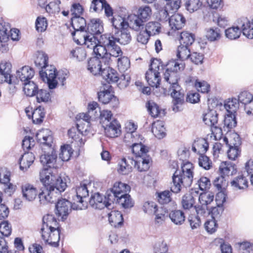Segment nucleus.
<instances>
[{
	"mask_svg": "<svg viewBox=\"0 0 253 253\" xmlns=\"http://www.w3.org/2000/svg\"><path fill=\"white\" fill-rule=\"evenodd\" d=\"M10 172L9 171L4 172L2 169L0 170V183L3 184L5 186L4 192L11 195L15 190V186L9 182Z\"/></svg>",
	"mask_w": 253,
	"mask_h": 253,
	"instance_id": "nucleus-24",
	"label": "nucleus"
},
{
	"mask_svg": "<svg viewBox=\"0 0 253 253\" xmlns=\"http://www.w3.org/2000/svg\"><path fill=\"white\" fill-rule=\"evenodd\" d=\"M128 28L122 29L120 31L116 33V36H113L114 43L118 42L121 44L126 45L128 44L131 41V36Z\"/></svg>",
	"mask_w": 253,
	"mask_h": 253,
	"instance_id": "nucleus-20",
	"label": "nucleus"
},
{
	"mask_svg": "<svg viewBox=\"0 0 253 253\" xmlns=\"http://www.w3.org/2000/svg\"><path fill=\"white\" fill-rule=\"evenodd\" d=\"M48 56L43 52H39L38 54L35 64L41 67L40 75L42 81L47 83L50 89L56 87L57 84L64 85V82L67 75L63 72L56 73V69L52 65H48Z\"/></svg>",
	"mask_w": 253,
	"mask_h": 253,
	"instance_id": "nucleus-2",
	"label": "nucleus"
},
{
	"mask_svg": "<svg viewBox=\"0 0 253 253\" xmlns=\"http://www.w3.org/2000/svg\"><path fill=\"white\" fill-rule=\"evenodd\" d=\"M22 196L27 201L34 200L37 195V189L32 184L25 183L21 186Z\"/></svg>",
	"mask_w": 253,
	"mask_h": 253,
	"instance_id": "nucleus-21",
	"label": "nucleus"
},
{
	"mask_svg": "<svg viewBox=\"0 0 253 253\" xmlns=\"http://www.w3.org/2000/svg\"><path fill=\"white\" fill-rule=\"evenodd\" d=\"M98 98L100 102L105 104L112 101L118 102L117 98L111 93V91L106 93L98 92Z\"/></svg>",
	"mask_w": 253,
	"mask_h": 253,
	"instance_id": "nucleus-58",
	"label": "nucleus"
},
{
	"mask_svg": "<svg viewBox=\"0 0 253 253\" xmlns=\"http://www.w3.org/2000/svg\"><path fill=\"white\" fill-rule=\"evenodd\" d=\"M203 121L206 125L210 126L212 132L216 131L221 132V129L217 126L218 124V114L216 111H211L206 114L203 117Z\"/></svg>",
	"mask_w": 253,
	"mask_h": 253,
	"instance_id": "nucleus-13",
	"label": "nucleus"
},
{
	"mask_svg": "<svg viewBox=\"0 0 253 253\" xmlns=\"http://www.w3.org/2000/svg\"><path fill=\"white\" fill-rule=\"evenodd\" d=\"M134 160L130 157L123 158L118 163V171L120 174L126 175L132 171Z\"/></svg>",
	"mask_w": 253,
	"mask_h": 253,
	"instance_id": "nucleus-15",
	"label": "nucleus"
},
{
	"mask_svg": "<svg viewBox=\"0 0 253 253\" xmlns=\"http://www.w3.org/2000/svg\"><path fill=\"white\" fill-rule=\"evenodd\" d=\"M103 31L102 22L99 19H92L86 27V32L90 34L98 35L101 34Z\"/></svg>",
	"mask_w": 253,
	"mask_h": 253,
	"instance_id": "nucleus-27",
	"label": "nucleus"
},
{
	"mask_svg": "<svg viewBox=\"0 0 253 253\" xmlns=\"http://www.w3.org/2000/svg\"><path fill=\"white\" fill-rule=\"evenodd\" d=\"M128 20L129 21V27L134 31L138 32L144 29V23L145 22L137 15L135 14L130 15L128 17Z\"/></svg>",
	"mask_w": 253,
	"mask_h": 253,
	"instance_id": "nucleus-31",
	"label": "nucleus"
},
{
	"mask_svg": "<svg viewBox=\"0 0 253 253\" xmlns=\"http://www.w3.org/2000/svg\"><path fill=\"white\" fill-rule=\"evenodd\" d=\"M84 44L90 49H93L100 43V38L97 36L93 34L84 35Z\"/></svg>",
	"mask_w": 253,
	"mask_h": 253,
	"instance_id": "nucleus-43",
	"label": "nucleus"
},
{
	"mask_svg": "<svg viewBox=\"0 0 253 253\" xmlns=\"http://www.w3.org/2000/svg\"><path fill=\"white\" fill-rule=\"evenodd\" d=\"M57 155L55 152L51 149V152L42 155L40 157V161L43 166L50 168H56Z\"/></svg>",
	"mask_w": 253,
	"mask_h": 253,
	"instance_id": "nucleus-19",
	"label": "nucleus"
},
{
	"mask_svg": "<svg viewBox=\"0 0 253 253\" xmlns=\"http://www.w3.org/2000/svg\"><path fill=\"white\" fill-rule=\"evenodd\" d=\"M152 15V10L150 6L147 5L142 6L138 10L137 16L145 22L149 19Z\"/></svg>",
	"mask_w": 253,
	"mask_h": 253,
	"instance_id": "nucleus-57",
	"label": "nucleus"
},
{
	"mask_svg": "<svg viewBox=\"0 0 253 253\" xmlns=\"http://www.w3.org/2000/svg\"><path fill=\"white\" fill-rule=\"evenodd\" d=\"M195 201L191 194H186L183 196L181 201L182 207L184 209H190L194 206Z\"/></svg>",
	"mask_w": 253,
	"mask_h": 253,
	"instance_id": "nucleus-59",
	"label": "nucleus"
},
{
	"mask_svg": "<svg viewBox=\"0 0 253 253\" xmlns=\"http://www.w3.org/2000/svg\"><path fill=\"white\" fill-rule=\"evenodd\" d=\"M239 102L236 98L229 99L225 104L224 108L228 114H234L238 108Z\"/></svg>",
	"mask_w": 253,
	"mask_h": 253,
	"instance_id": "nucleus-62",
	"label": "nucleus"
},
{
	"mask_svg": "<svg viewBox=\"0 0 253 253\" xmlns=\"http://www.w3.org/2000/svg\"><path fill=\"white\" fill-rule=\"evenodd\" d=\"M193 164L187 162L181 166V171H174L170 185L172 192L179 193L181 190L182 185L184 187L191 186L193 179Z\"/></svg>",
	"mask_w": 253,
	"mask_h": 253,
	"instance_id": "nucleus-4",
	"label": "nucleus"
},
{
	"mask_svg": "<svg viewBox=\"0 0 253 253\" xmlns=\"http://www.w3.org/2000/svg\"><path fill=\"white\" fill-rule=\"evenodd\" d=\"M234 170V166L231 163L226 162H222L219 168L220 174L224 176L232 175Z\"/></svg>",
	"mask_w": 253,
	"mask_h": 253,
	"instance_id": "nucleus-51",
	"label": "nucleus"
},
{
	"mask_svg": "<svg viewBox=\"0 0 253 253\" xmlns=\"http://www.w3.org/2000/svg\"><path fill=\"white\" fill-rule=\"evenodd\" d=\"M42 237L45 243L51 246L57 247L60 240V229L41 230Z\"/></svg>",
	"mask_w": 253,
	"mask_h": 253,
	"instance_id": "nucleus-9",
	"label": "nucleus"
},
{
	"mask_svg": "<svg viewBox=\"0 0 253 253\" xmlns=\"http://www.w3.org/2000/svg\"><path fill=\"white\" fill-rule=\"evenodd\" d=\"M109 221L112 226L115 227H120L124 222L123 215L118 211H111L108 214Z\"/></svg>",
	"mask_w": 253,
	"mask_h": 253,
	"instance_id": "nucleus-32",
	"label": "nucleus"
},
{
	"mask_svg": "<svg viewBox=\"0 0 253 253\" xmlns=\"http://www.w3.org/2000/svg\"><path fill=\"white\" fill-rule=\"evenodd\" d=\"M130 147L131 148L132 153L137 157L146 156L149 151V148L142 144L141 142H136Z\"/></svg>",
	"mask_w": 253,
	"mask_h": 253,
	"instance_id": "nucleus-40",
	"label": "nucleus"
},
{
	"mask_svg": "<svg viewBox=\"0 0 253 253\" xmlns=\"http://www.w3.org/2000/svg\"><path fill=\"white\" fill-rule=\"evenodd\" d=\"M35 72L33 68L28 66H25L20 68L16 72V77L22 82L29 81L34 76Z\"/></svg>",
	"mask_w": 253,
	"mask_h": 253,
	"instance_id": "nucleus-22",
	"label": "nucleus"
},
{
	"mask_svg": "<svg viewBox=\"0 0 253 253\" xmlns=\"http://www.w3.org/2000/svg\"><path fill=\"white\" fill-rule=\"evenodd\" d=\"M38 89V85L33 81H29L24 83L23 91L28 96H35Z\"/></svg>",
	"mask_w": 253,
	"mask_h": 253,
	"instance_id": "nucleus-47",
	"label": "nucleus"
},
{
	"mask_svg": "<svg viewBox=\"0 0 253 253\" xmlns=\"http://www.w3.org/2000/svg\"><path fill=\"white\" fill-rule=\"evenodd\" d=\"M209 148V143L205 138H199L195 140L192 145L193 152H197L199 155L205 153Z\"/></svg>",
	"mask_w": 253,
	"mask_h": 253,
	"instance_id": "nucleus-30",
	"label": "nucleus"
},
{
	"mask_svg": "<svg viewBox=\"0 0 253 253\" xmlns=\"http://www.w3.org/2000/svg\"><path fill=\"white\" fill-rule=\"evenodd\" d=\"M206 37L210 42H214L220 39L221 33L217 28H211L207 29Z\"/></svg>",
	"mask_w": 253,
	"mask_h": 253,
	"instance_id": "nucleus-53",
	"label": "nucleus"
},
{
	"mask_svg": "<svg viewBox=\"0 0 253 253\" xmlns=\"http://www.w3.org/2000/svg\"><path fill=\"white\" fill-rule=\"evenodd\" d=\"M42 222L41 230L60 229L57 226L58 223L56 218L51 214L44 215L42 218Z\"/></svg>",
	"mask_w": 253,
	"mask_h": 253,
	"instance_id": "nucleus-28",
	"label": "nucleus"
},
{
	"mask_svg": "<svg viewBox=\"0 0 253 253\" xmlns=\"http://www.w3.org/2000/svg\"><path fill=\"white\" fill-rule=\"evenodd\" d=\"M195 40L194 35L186 31H183L180 35V44L187 46L191 45Z\"/></svg>",
	"mask_w": 253,
	"mask_h": 253,
	"instance_id": "nucleus-49",
	"label": "nucleus"
},
{
	"mask_svg": "<svg viewBox=\"0 0 253 253\" xmlns=\"http://www.w3.org/2000/svg\"><path fill=\"white\" fill-rule=\"evenodd\" d=\"M111 23L113 26L118 30H122L125 28L129 27L128 23L126 21V19L120 16H117L112 18Z\"/></svg>",
	"mask_w": 253,
	"mask_h": 253,
	"instance_id": "nucleus-46",
	"label": "nucleus"
},
{
	"mask_svg": "<svg viewBox=\"0 0 253 253\" xmlns=\"http://www.w3.org/2000/svg\"><path fill=\"white\" fill-rule=\"evenodd\" d=\"M171 221L176 225H181L185 221L184 212L180 210L171 211L169 214Z\"/></svg>",
	"mask_w": 253,
	"mask_h": 253,
	"instance_id": "nucleus-42",
	"label": "nucleus"
},
{
	"mask_svg": "<svg viewBox=\"0 0 253 253\" xmlns=\"http://www.w3.org/2000/svg\"><path fill=\"white\" fill-rule=\"evenodd\" d=\"M99 118L100 120V123L102 124V126H105L109 123L112 121V120L115 119L113 118V114L111 111L107 110H104L101 111L99 110Z\"/></svg>",
	"mask_w": 253,
	"mask_h": 253,
	"instance_id": "nucleus-54",
	"label": "nucleus"
},
{
	"mask_svg": "<svg viewBox=\"0 0 253 253\" xmlns=\"http://www.w3.org/2000/svg\"><path fill=\"white\" fill-rule=\"evenodd\" d=\"M45 113L44 109L41 106H39L34 110L32 113V118L34 124H41L44 117Z\"/></svg>",
	"mask_w": 253,
	"mask_h": 253,
	"instance_id": "nucleus-52",
	"label": "nucleus"
},
{
	"mask_svg": "<svg viewBox=\"0 0 253 253\" xmlns=\"http://www.w3.org/2000/svg\"><path fill=\"white\" fill-rule=\"evenodd\" d=\"M75 205H72L71 203L65 199L59 200L56 205V214L62 218L66 217L71 211L72 208L76 210Z\"/></svg>",
	"mask_w": 253,
	"mask_h": 253,
	"instance_id": "nucleus-12",
	"label": "nucleus"
},
{
	"mask_svg": "<svg viewBox=\"0 0 253 253\" xmlns=\"http://www.w3.org/2000/svg\"><path fill=\"white\" fill-rule=\"evenodd\" d=\"M213 199L214 195L212 193L204 192L200 195L199 201L202 205L211 207L210 205L213 202Z\"/></svg>",
	"mask_w": 253,
	"mask_h": 253,
	"instance_id": "nucleus-55",
	"label": "nucleus"
},
{
	"mask_svg": "<svg viewBox=\"0 0 253 253\" xmlns=\"http://www.w3.org/2000/svg\"><path fill=\"white\" fill-rule=\"evenodd\" d=\"M96 55L94 57L102 60L104 66H108L112 62V57L121 56L123 52L119 46L114 43L113 35L105 34L100 36V43L93 49Z\"/></svg>",
	"mask_w": 253,
	"mask_h": 253,
	"instance_id": "nucleus-3",
	"label": "nucleus"
},
{
	"mask_svg": "<svg viewBox=\"0 0 253 253\" xmlns=\"http://www.w3.org/2000/svg\"><path fill=\"white\" fill-rule=\"evenodd\" d=\"M36 138L40 143L51 147L53 142L51 131L48 129H42L36 134Z\"/></svg>",
	"mask_w": 253,
	"mask_h": 253,
	"instance_id": "nucleus-18",
	"label": "nucleus"
},
{
	"mask_svg": "<svg viewBox=\"0 0 253 253\" xmlns=\"http://www.w3.org/2000/svg\"><path fill=\"white\" fill-rule=\"evenodd\" d=\"M171 190H165L164 191L157 193V199L159 203L164 205L169 203L171 201Z\"/></svg>",
	"mask_w": 253,
	"mask_h": 253,
	"instance_id": "nucleus-60",
	"label": "nucleus"
},
{
	"mask_svg": "<svg viewBox=\"0 0 253 253\" xmlns=\"http://www.w3.org/2000/svg\"><path fill=\"white\" fill-rule=\"evenodd\" d=\"M244 36L250 39H253V27L250 21L247 18H243L238 21Z\"/></svg>",
	"mask_w": 253,
	"mask_h": 253,
	"instance_id": "nucleus-26",
	"label": "nucleus"
},
{
	"mask_svg": "<svg viewBox=\"0 0 253 253\" xmlns=\"http://www.w3.org/2000/svg\"><path fill=\"white\" fill-rule=\"evenodd\" d=\"M130 189L129 186L127 184L121 182H116L113 188L107 191V198L113 203L115 202L117 197H119L122 194H126Z\"/></svg>",
	"mask_w": 253,
	"mask_h": 253,
	"instance_id": "nucleus-8",
	"label": "nucleus"
},
{
	"mask_svg": "<svg viewBox=\"0 0 253 253\" xmlns=\"http://www.w3.org/2000/svg\"><path fill=\"white\" fill-rule=\"evenodd\" d=\"M231 186L237 189H245L248 186L247 179L243 174L235 177L231 182Z\"/></svg>",
	"mask_w": 253,
	"mask_h": 253,
	"instance_id": "nucleus-37",
	"label": "nucleus"
},
{
	"mask_svg": "<svg viewBox=\"0 0 253 253\" xmlns=\"http://www.w3.org/2000/svg\"><path fill=\"white\" fill-rule=\"evenodd\" d=\"M71 24L76 32L84 31L87 27L85 19L81 16L72 17Z\"/></svg>",
	"mask_w": 253,
	"mask_h": 253,
	"instance_id": "nucleus-39",
	"label": "nucleus"
},
{
	"mask_svg": "<svg viewBox=\"0 0 253 253\" xmlns=\"http://www.w3.org/2000/svg\"><path fill=\"white\" fill-rule=\"evenodd\" d=\"M185 19L182 14L175 13L171 16L169 24L172 30L176 31L182 29L185 24Z\"/></svg>",
	"mask_w": 253,
	"mask_h": 253,
	"instance_id": "nucleus-23",
	"label": "nucleus"
},
{
	"mask_svg": "<svg viewBox=\"0 0 253 253\" xmlns=\"http://www.w3.org/2000/svg\"><path fill=\"white\" fill-rule=\"evenodd\" d=\"M11 64L9 62L0 63V83H7L9 84H15L17 81L12 79Z\"/></svg>",
	"mask_w": 253,
	"mask_h": 253,
	"instance_id": "nucleus-11",
	"label": "nucleus"
},
{
	"mask_svg": "<svg viewBox=\"0 0 253 253\" xmlns=\"http://www.w3.org/2000/svg\"><path fill=\"white\" fill-rule=\"evenodd\" d=\"M76 195L73 197L74 205H77L76 210H82L86 207V201L84 200L88 196V190L85 181L77 186L75 190Z\"/></svg>",
	"mask_w": 253,
	"mask_h": 253,
	"instance_id": "nucleus-7",
	"label": "nucleus"
},
{
	"mask_svg": "<svg viewBox=\"0 0 253 253\" xmlns=\"http://www.w3.org/2000/svg\"><path fill=\"white\" fill-rule=\"evenodd\" d=\"M189 46L180 44L177 49L176 55L178 58L182 60L187 59L190 55V51L189 49Z\"/></svg>",
	"mask_w": 253,
	"mask_h": 253,
	"instance_id": "nucleus-56",
	"label": "nucleus"
},
{
	"mask_svg": "<svg viewBox=\"0 0 253 253\" xmlns=\"http://www.w3.org/2000/svg\"><path fill=\"white\" fill-rule=\"evenodd\" d=\"M103 64L101 59L94 57H91L88 60L87 69L93 75H101L104 69Z\"/></svg>",
	"mask_w": 253,
	"mask_h": 253,
	"instance_id": "nucleus-14",
	"label": "nucleus"
},
{
	"mask_svg": "<svg viewBox=\"0 0 253 253\" xmlns=\"http://www.w3.org/2000/svg\"><path fill=\"white\" fill-rule=\"evenodd\" d=\"M103 127L108 137H117L121 134V125L116 119L112 120L111 122Z\"/></svg>",
	"mask_w": 253,
	"mask_h": 253,
	"instance_id": "nucleus-16",
	"label": "nucleus"
},
{
	"mask_svg": "<svg viewBox=\"0 0 253 253\" xmlns=\"http://www.w3.org/2000/svg\"><path fill=\"white\" fill-rule=\"evenodd\" d=\"M90 205L94 209L101 210L105 207L109 208L113 203L107 198V192L105 196H103L99 193H95L91 195L89 201Z\"/></svg>",
	"mask_w": 253,
	"mask_h": 253,
	"instance_id": "nucleus-10",
	"label": "nucleus"
},
{
	"mask_svg": "<svg viewBox=\"0 0 253 253\" xmlns=\"http://www.w3.org/2000/svg\"><path fill=\"white\" fill-rule=\"evenodd\" d=\"M35 156L32 153H25L19 160L20 168L23 170H26L34 162Z\"/></svg>",
	"mask_w": 253,
	"mask_h": 253,
	"instance_id": "nucleus-33",
	"label": "nucleus"
},
{
	"mask_svg": "<svg viewBox=\"0 0 253 253\" xmlns=\"http://www.w3.org/2000/svg\"><path fill=\"white\" fill-rule=\"evenodd\" d=\"M126 128L129 129L125 135L124 141L127 146H131L137 141H138L139 136L135 130L137 128V126L133 123H129L126 126Z\"/></svg>",
	"mask_w": 253,
	"mask_h": 253,
	"instance_id": "nucleus-17",
	"label": "nucleus"
},
{
	"mask_svg": "<svg viewBox=\"0 0 253 253\" xmlns=\"http://www.w3.org/2000/svg\"><path fill=\"white\" fill-rule=\"evenodd\" d=\"M40 180L44 186V189L39 194L40 202L42 204L55 202L67 187L65 177L56 176L46 169L40 172Z\"/></svg>",
	"mask_w": 253,
	"mask_h": 253,
	"instance_id": "nucleus-1",
	"label": "nucleus"
},
{
	"mask_svg": "<svg viewBox=\"0 0 253 253\" xmlns=\"http://www.w3.org/2000/svg\"><path fill=\"white\" fill-rule=\"evenodd\" d=\"M166 70L178 72L184 69V64L182 61L179 62L178 61L175 60H171L169 61L166 65H165Z\"/></svg>",
	"mask_w": 253,
	"mask_h": 253,
	"instance_id": "nucleus-44",
	"label": "nucleus"
},
{
	"mask_svg": "<svg viewBox=\"0 0 253 253\" xmlns=\"http://www.w3.org/2000/svg\"><path fill=\"white\" fill-rule=\"evenodd\" d=\"M237 125L234 114H228L224 118L223 128L224 131H228L230 129L235 127Z\"/></svg>",
	"mask_w": 253,
	"mask_h": 253,
	"instance_id": "nucleus-45",
	"label": "nucleus"
},
{
	"mask_svg": "<svg viewBox=\"0 0 253 253\" xmlns=\"http://www.w3.org/2000/svg\"><path fill=\"white\" fill-rule=\"evenodd\" d=\"M101 75L105 80L106 83L109 84L110 82H116L119 80L117 72L109 67H104Z\"/></svg>",
	"mask_w": 253,
	"mask_h": 253,
	"instance_id": "nucleus-34",
	"label": "nucleus"
},
{
	"mask_svg": "<svg viewBox=\"0 0 253 253\" xmlns=\"http://www.w3.org/2000/svg\"><path fill=\"white\" fill-rule=\"evenodd\" d=\"M10 26L8 23H5L0 29V42L1 43V50L2 52H6L8 48L6 42L8 41L10 37L9 31Z\"/></svg>",
	"mask_w": 253,
	"mask_h": 253,
	"instance_id": "nucleus-25",
	"label": "nucleus"
},
{
	"mask_svg": "<svg viewBox=\"0 0 253 253\" xmlns=\"http://www.w3.org/2000/svg\"><path fill=\"white\" fill-rule=\"evenodd\" d=\"M73 153V150L70 145H64L61 147L59 158L64 162L68 161Z\"/></svg>",
	"mask_w": 253,
	"mask_h": 253,
	"instance_id": "nucleus-50",
	"label": "nucleus"
},
{
	"mask_svg": "<svg viewBox=\"0 0 253 253\" xmlns=\"http://www.w3.org/2000/svg\"><path fill=\"white\" fill-rule=\"evenodd\" d=\"M146 106L152 117L156 118L165 116V111L160 109L159 107L156 103L149 101L146 103Z\"/></svg>",
	"mask_w": 253,
	"mask_h": 253,
	"instance_id": "nucleus-36",
	"label": "nucleus"
},
{
	"mask_svg": "<svg viewBox=\"0 0 253 253\" xmlns=\"http://www.w3.org/2000/svg\"><path fill=\"white\" fill-rule=\"evenodd\" d=\"M164 76V80L169 84L168 87H172L173 86L179 85L178 84L179 78L177 72L166 70Z\"/></svg>",
	"mask_w": 253,
	"mask_h": 253,
	"instance_id": "nucleus-38",
	"label": "nucleus"
},
{
	"mask_svg": "<svg viewBox=\"0 0 253 253\" xmlns=\"http://www.w3.org/2000/svg\"><path fill=\"white\" fill-rule=\"evenodd\" d=\"M166 92H168L170 93L172 99V110L174 112L180 111L183 109L182 106L185 103L184 95L183 91L182 90L179 85L173 86L172 87H168V90L167 88Z\"/></svg>",
	"mask_w": 253,
	"mask_h": 253,
	"instance_id": "nucleus-6",
	"label": "nucleus"
},
{
	"mask_svg": "<svg viewBox=\"0 0 253 253\" xmlns=\"http://www.w3.org/2000/svg\"><path fill=\"white\" fill-rule=\"evenodd\" d=\"M185 4L188 11L193 12L201 7L202 3L200 0H186Z\"/></svg>",
	"mask_w": 253,
	"mask_h": 253,
	"instance_id": "nucleus-63",
	"label": "nucleus"
},
{
	"mask_svg": "<svg viewBox=\"0 0 253 253\" xmlns=\"http://www.w3.org/2000/svg\"><path fill=\"white\" fill-rule=\"evenodd\" d=\"M240 25L226 29L225 31L226 37L230 40H235L239 38L241 34Z\"/></svg>",
	"mask_w": 253,
	"mask_h": 253,
	"instance_id": "nucleus-61",
	"label": "nucleus"
},
{
	"mask_svg": "<svg viewBox=\"0 0 253 253\" xmlns=\"http://www.w3.org/2000/svg\"><path fill=\"white\" fill-rule=\"evenodd\" d=\"M166 129L164 123L161 121H158L152 124V132L158 139L164 138L166 135Z\"/></svg>",
	"mask_w": 253,
	"mask_h": 253,
	"instance_id": "nucleus-35",
	"label": "nucleus"
},
{
	"mask_svg": "<svg viewBox=\"0 0 253 253\" xmlns=\"http://www.w3.org/2000/svg\"><path fill=\"white\" fill-rule=\"evenodd\" d=\"M115 201L125 209L130 208L133 206L134 204L130 195L126 193L117 197Z\"/></svg>",
	"mask_w": 253,
	"mask_h": 253,
	"instance_id": "nucleus-41",
	"label": "nucleus"
},
{
	"mask_svg": "<svg viewBox=\"0 0 253 253\" xmlns=\"http://www.w3.org/2000/svg\"><path fill=\"white\" fill-rule=\"evenodd\" d=\"M163 69V65L161 60L155 59L151 61L145 78L148 84L152 87L157 88L159 86L161 82L160 71Z\"/></svg>",
	"mask_w": 253,
	"mask_h": 253,
	"instance_id": "nucleus-5",
	"label": "nucleus"
},
{
	"mask_svg": "<svg viewBox=\"0 0 253 253\" xmlns=\"http://www.w3.org/2000/svg\"><path fill=\"white\" fill-rule=\"evenodd\" d=\"M150 157L146 155L138 157L136 160H134V167L139 171H147L150 167Z\"/></svg>",
	"mask_w": 253,
	"mask_h": 253,
	"instance_id": "nucleus-29",
	"label": "nucleus"
},
{
	"mask_svg": "<svg viewBox=\"0 0 253 253\" xmlns=\"http://www.w3.org/2000/svg\"><path fill=\"white\" fill-rule=\"evenodd\" d=\"M160 24L158 22H149L144 26V30L150 36H153L160 33Z\"/></svg>",
	"mask_w": 253,
	"mask_h": 253,
	"instance_id": "nucleus-48",
	"label": "nucleus"
},
{
	"mask_svg": "<svg viewBox=\"0 0 253 253\" xmlns=\"http://www.w3.org/2000/svg\"><path fill=\"white\" fill-rule=\"evenodd\" d=\"M198 162L199 166L206 170L211 169L212 166L211 161L204 154L200 155Z\"/></svg>",
	"mask_w": 253,
	"mask_h": 253,
	"instance_id": "nucleus-64",
	"label": "nucleus"
}]
</instances>
